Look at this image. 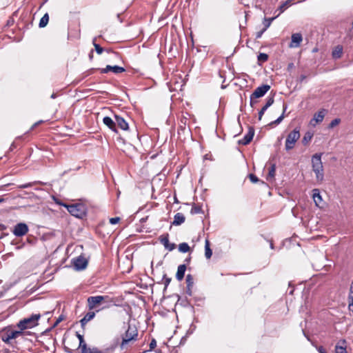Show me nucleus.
Segmentation results:
<instances>
[{"label":"nucleus","instance_id":"nucleus-25","mask_svg":"<svg viewBox=\"0 0 353 353\" xmlns=\"http://www.w3.org/2000/svg\"><path fill=\"white\" fill-rule=\"evenodd\" d=\"M212 255V250L210 247V241L206 239L205 242V256L207 259H210Z\"/></svg>","mask_w":353,"mask_h":353},{"label":"nucleus","instance_id":"nucleus-49","mask_svg":"<svg viewBox=\"0 0 353 353\" xmlns=\"http://www.w3.org/2000/svg\"><path fill=\"white\" fill-rule=\"evenodd\" d=\"M31 186H32V183H25V184L21 185L19 186V188L24 189V188H30Z\"/></svg>","mask_w":353,"mask_h":353},{"label":"nucleus","instance_id":"nucleus-60","mask_svg":"<svg viewBox=\"0 0 353 353\" xmlns=\"http://www.w3.org/2000/svg\"><path fill=\"white\" fill-rule=\"evenodd\" d=\"M5 201V199L2 197H0V203H3Z\"/></svg>","mask_w":353,"mask_h":353},{"label":"nucleus","instance_id":"nucleus-50","mask_svg":"<svg viewBox=\"0 0 353 353\" xmlns=\"http://www.w3.org/2000/svg\"><path fill=\"white\" fill-rule=\"evenodd\" d=\"M317 350L319 353H327L326 350L323 346L318 347Z\"/></svg>","mask_w":353,"mask_h":353},{"label":"nucleus","instance_id":"nucleus-34","mask_svg":"<svg viewBox=\"0 0 353 353\" xmlns=\"http://www.w3.org/2000/svg\"><path fill=\"white\" fill-rule=\"evenodd\" d=\"M277 17H274L272 18H264L263 20V25H264V29L267 30L271 25L272 22Z\"/></svg>","mask_w":353,"mask_h":353},{"label":"nucleus","instance_id":"nucleus-29","mask_svg":"<svg viewBox=\"0 0 353 353\" xmlns=\"http://www.w3.org/2000/svg\"><path fill=\"white\" fill-rule=\"evenodd\" d=\"M190 248L187 243H181L179 245V251L182 253H185L189 252Z\"/></svg>","mask_w":353,"mask_h":353},{"label":"nucleus","instance_id":"nucleus-1","mask_svg":"<svg viewBox=\"0 0 353 353\" xmlns=\"http://www.w3.org/2000/svg\"><path fill=\"white\" fill-rule=\"evenodd\" d=\"M27 334H30V332H21L17 327V325H10L0 330V339L6 344L17 349V339H23Z\"/></svg>","mask_w":353,"mask_h":353},{"label":"nucleus","instance_id":"nucleus-32","mask_svg":"<svg viewBox=\"0 0 353 353\" xmlns=\"http://www.w3.org/2000/svg\"><path fill=\"white\" fill-rule=\"evenodd\" d=\"M287 108H288V105H287L286 103H283V113H282V114H281L280 117H279L275 120V124H276V125L279 124V123L283 121V118H284V117H285V116H284V114H285V111H286Z\"/></svg>","mask_w":353,"mask_h":353},{"label":"nucleus","instance_id":"nucleus-17","mask_svg":"<svg viewBox=\"0 0 353 353\" xmlns=\"http://www.w3.org/2000/svg\"><path fill=\"white\" fill-rule=\"evenodd\" d=\"M185 280H186V283H187L185 293L188 296H191L192 295V287L194 285L193 276L191 274H188L186 276V279Z\"/></svg>","mask_w":353,"mask_h":353},{"label":"nucleus","instance_id":"nucleus-19","mask_svg":"<svg viewBox=\"0 0 353 353\" xmlns=\"http://www.w3.org/2000/svg\"><path fill=\"white\" fill-rule=\"evenodd\" d=\"M186 265L185 264H181L178 266L177 272L176 274V279L178 281H181L184 278L185 272L186 270Z\"/></svg>","mask_w":353,"mask_h":353},{"label":"nucleus","instance_id":"nucleus-27","mask_svg":"<svg viewBox=\"0 0 353 353\" xmlns=\"http://www.w3.org/2000/svg\"><path fill=\"white\" fill-rule=\"evenodd\" d=\"M312 137H313V134L310 132H307L303 139H302V143L304 145H307L308 144V143L312 140Z\"/></svg>","mask_w":353,"mask_h":353},{"label":"nucleus","instance_id":"nucleus-10","mask_svg":"<svg viewBox=\"0 0 353 353\" xmlns=\"http://www.w3.org/2000/svg\"><path fill=\"white\" fill-rule=\"evenodd\" d=\"M73 265L77 270H83L88 265V261L82 256H79L72 259Z\"/></svg>","mask_w":353,"mask_h":353},{"label":"nucleus","instance_id":"nucleus-45","mask_svg":"<svg viewBox=\"0 0 353 353\" xmlns=\"http://www.w3.org/2000/svg\"><path fill=\"white\" fill-rule=\"evenodd\" d=\"M119 221H120L119 217H113V218L110 219V223L112 225H114V224L119 223Z\"/></svg>","mask_w":353,"mask_h":353},{"label":"nucleus","instance_id":"nucleus-54","mask_svg":"<svg viewBox=\"0 0 353 353\" xmlns=\"http://www.w3.org/2000/svg\"><path fill=\"white\" fill-rule=\"evenodd\" d=\"M64 350L65 351L67 352V353H72L73 352V350L68 347H64Z\"/></svg>","mask_w":353,"mask_h":353},{"label":"nucleus","instance_id":"nucleus-59","mask_svg":"<svg viewBox=\"0 0 353 353\" xmlns=\"http://www.w3.org/2000/svg\"><path fill=\"white\" fill-rule=\"evenodd\" d=\"M349 309L353 312V303H349Z\"/></svg>","mask_w":353,"mask_h":353},{"label":"nucleus","instance_id":"nucleus-7","mask_svg":"<svg viewBox=\"0 0 353 353\" xmlns=\"http://www.w3.org/2000/svg\"><path fill=\"white\" fill-rule=\"evenodd\" d=\"M299 138L300 131L299 128H296L292 131H291L286 137L285 144V150L289 151L293 149L295 146L296 142L299 139Z\"/></svg>","mask_w":353,"mask_h":353},{"label":"nucleus","instance_id":"nucleus-56","mask_svg":"<svg viewBox=\"0 0 353 353\" xmlns=\"http://www.w3.org/2000/svg\"><path fill=\"white\" fill-rule=\"evenodd\" d=\"M89 58H90V60H92V58H93V50H92V51L90 52V54H89Z\"/></svg>","mask_w":353,"mask_h":353},{"label":"nucleus","instance_id":"nucleus-12","mask_svg":"<svg viewBox=\"0 0 353 353\" xmlns=\"http://www.w3.org/2000/svg\"><path fill=\"white\" fill-rule=\"evenodd\" d=\"M270 89V86L267 84H263L258 88H256L254 91L252 92V95L255 98H261L263 97L268 91Z\"/></svg>","mask_w":353,"mask_h":353},{"label":"nucleus","instance_id":"nucleus-48","mask_svg":"<svg viewBox=\"0 0 353 353\" xmlns=\"http://www.w3.org/2000/svg\"><path fill=\"white\" fill-rule=\"evenodd\" d=\"M254 99H256V98L253 97V96L251 94L250 100V103L251 107H254V104L258 102L257 101H254Z\"/></svg>","mask_w":353,"mask_h":353},{"label":"nucleus","instance_id":"nucleus-26","mask_svg":"<svg viewBox=\"0 0 353 353\" xmlns=\"http://www.w3.org/2000/svg\"><path fill=\"white\" fill-rule=\"evenodd\" d=\"M292 0H287L283 2L278 8L279 13L277 14L278 17L281 13L283 12L290 5Z\"/></svg>","mask_w":353,"mask_h":353},{"label":"nucleus","instance_id":"nucleus-57","mask_svg":"<svg viewBox=\"0 0 353 353\" xmlns=\"http://www.w3.org/2000/svg\"><path fill=\"white\" fill-rule=\"evenodd\" d=\"M190 260H191V257L189 256L185 259V262H186L187 263H189L190 262Z\"/></svg>","mask_w":353,"mask_h":353},{"label":"nucleus","instance_id":"nucleus-6","mask_svg":"<svg viewBox=\"0 0 353 353\" xmlns=\"http://www.w3.org/2000/svg\"><path fill=\"white\" fill-rule=\"evenodd\" d=\"M70 212V214L75 217L83 219L86 215L87 208L83 203H75L71 205H63Z\"/></svg>","mask_w":353,"mask_h":353},{"label":"nucleus","instance_id":"nucleus-4","mask_svg":"<svg viewBox=\"0 0 353 353\" xmlns=\"http://www.w3.org/2000/svg\"><path fill=\"white\" fill-rule=\"evenodd\" d=\"M88 307L90 310H94L98 305L101 303H110L112 305H116L114 299L113 298H110L109 296H89L87 299Z\"/></svg>","mask_w":353,"mask_h":353},{"label":"nucleus","instance_id":"nucleus-58","mask_svg":"<svg viewBox=\"0 0 353 353\" xmlns=\"http://www.w3.org/2000/svg\"><path fill=\"white\" fill-rule=\"evenodd\" d=\"M25 245V243H23L21 245H18L17 247V249H21L22 248H23Z\"/></svg>","mask_w":353,"mask_h":353},{"label":"nucleus","instance_id":"nucleus-37","mask_svg":"<svg viewBox=\"0 0 353 353\" xmlns=\"http://www.w3.org/2000/svg\"><path fill=\"white\" fill-rule=\"evenodd\" d=\"M335 352L336 353H347L346 346H342L339 344H336L335 346Z\"/></svg>","mask_w":353,"mask_h":353},{"label":"nucleus","instance_id":"nucleus-53","mask_svg":"<svg viewBox=\"0 0 353 353\" xmlns=\"http://www.w3.org/2000/svg\"><path fill=\"white\" fill-rule=\"evenodd\" d=\"M349 303H353V294L350 293L348 296Z\"/></svg>","mask_w":353,"mask_h":353},{"label":"nucleus","instance_id":"nucleus-41","mask_svg":"<svg viewBox=\"0 0 353 353\" xmlns=\"http://www.w3.org/2000/svg\"><path fill=\"white\" fill-rule=\"evenodd\" d=\"M340 122H341V119L339 118H336L330 122V123L329 124V128H333L336 125H339L340 123Z\"/></svg>","mask_w":353,"mask_h":353},{"label":"nucleus","instance_id":"nucleus-61","mask_svg":"<svg viewBox=\"0 0 353 353\" xmlns=\"http://www.w3.org/2000/svg\"><path fill=\"white\" fill-rule=\"evenodd\" d=\"M14 147H15V145H14V143H12L10 149L12 150Z\"/></svg>","mask_w":353,"mask_h":353},{"label":"nucleus","instance_id":"nucleus-47","mask_svg":"<svg viewBox=\"0 0 353 353\" xmlns=\"http://www.w3.org/2000/svg\"><path fill=\"white\" fill-rule=\"evenodd\" d=\"M266 31L264 28H263L259 32H256V39H259L261 37L262 34Z\"/></svg>","mask_w":353,"mask_h":353},{"label":"nucleus","instance_id":"nucleus-15","mask_svg":"<svg viewBox=\"0 0 353 353\" xmlns=\"http://www.w3.org/2000/svg\"><path fill=\"white\" fill-rule=\"evenodd\" d=\"M101 73H108L109 72H112L114 74H119L125 71V69L123 67L119 65H106L105 68L100 69Z\"/></svg>","mask_w":353,"mask_h":353},{"label":"nucleus","instance_id":"nucleus-30","mask_svg":"<svg viewBox=\"0 0 353 353\" xmlns=\"http://www.w3.org/2000/svg\"><path fill=\"white\" fill-rule=\"evenodd\" d=\"M76 336L79 340V345L78 349L81 350L82 349H83V345H87V344L84 341V338H83V335H81V334H79V332H77Z\"/></svg>","mask_w":353,"mask_h":353},{"label":"nucleus","instance_id":"nucleus-55","mask_svg":"<svg viewBox=\"0 0 353 353\" xmlns=\"http://www.w3.org/2000/svg\"><path fill=\"white\" fill-rule=\"evenodd\" d=\"M43 122V121L42 120H40V121H39L36 122V123L33 125V126L32 127V128H34V127L37 126L38 125H39V124L42 123Z\"/></svg>","mask_w":353,"mask_h":353},{"label":"nucleus","instance_id":"nucleus-24","mask_svg":"<svg viewBox=\"0 0 353 353\" xmlns=\"http://www.w3.org/2000/svg\"><path fill=\"white\" fill-rule=\"evenodd\" d=\"M325 110L323 109L314 114V119L316 121V123H320L323 120V118L325 117Z\"/></svg>","mask_w":353,"mask_h":353},{"label":"nucleus","instance_id":"nucleus-2","mask_svg":"<svg viewBox=\"0 0 353 353\" xmlns=\"http://www.w3.org/2000/svg\"><path fill=\"white\" fill-rule=\"evenodd\" d=\"M41 314H32L30 316L21 319L16 325L17 327L21 332H26V330L33 328L39 325Z\"/></svg>","mask_w":353,"mask_h":353},{"label":"nucleus","instance_id":"nucleus-23","mask_svg":"<svg viewBox=\"0 0 353 353\" xmlns=\"http://www.w3.org/2000/svg\"><path fill=\"white\" fill-rule=\"evenodd\" d=\"M343 54V47L340 45H338L335 47L332 52V56L333 59H337L341 57Z\"/></svg>","mask_w":353,"mask_h":353},{"label":"nucleus","instance_id":"nucleus-63","mask_svg":"<svg viewBox=\"0 0 353 353\" xmlns=\"http://www.w3.org/2000/svg\"><path fill=\"white\" fill-rule=\"evenodd\" d=\"M270 125H276V124H275V121H274L271 122V123H270Z\"/></svg>","mask_w":353,"mask_h":353},{"label":"nucleus","instance_id":"nucleus-9","mask_svg":"<svg viewBox=\"0 0 353 353\" xmlns=\"http://www.w3.org/2000/svg\"><path fill=\"white\" fill-rule=\"evenodd\" d=\"M28 226L25 223H19L14 225L12 233L14 236L20 237L26 235L28 232Z\"/></svg>","mask_w":353,"mask_h":353},{"label":"nucleus","instance_id":"nucleus-52","mask_svg":"<svg viewBox=\"0 0 353 353\" xmlns=\"http://www.w3.org/2000/svg\"><path fill=\"white\" fill-rule=\"evenodd\" d=\"M346 343H347V342H346L345 339H342V340H340L337 344L342 345V346H346Z\"/></svg>","mask_w":353,"mask_h":353},{"label":"nucleus","instance_id":"nucleus-5","mask_svg":"<svg viewBox=\"0 0 353 353\" xmlns=\"http://www.w3.org/2000/svg\"><path fill=\"white\" fill-rule=\"evenodd\" d=\"M138 336V331L134 327H132L130 325H128V327L125 331V334L122 335V341L120 344V347L121 350H123L126 345H128L130 341H135L137 340Z\"/></svg>","mask_w":353,"mask_h":353},{"label":"nucleus","instance_id":"nucleus-44","mask_svg":"<svg viewBox=\"0 0 353 353\" xmlns=\"http://www.w3.org/2000/svg\"><path fill=\"white\" fill-rule=\"evenodd\" d=\"M268 108H265L264 106L261 109V110L259 112V120H261L263 115L264 114L265 112L267 110Z\"/></svg>","mask_w":353,"mask_h":353},{"label":"nucleus","instance_id":"nucleus-38","mask_svg":"<svg viewBox=\"0 0 353 353\" xmlns=\"http://www.w3.org/2000/svg\"><path fill=\"white\" fill-rule=\"evenodd\" d=\"M268 57H269L267 54L260 53L257 57V59H258V61L264 63L268 61Z\"/></svg>","mask_w":353,"mask_h":353},{"label":"nucleus","instance_id":"nucleus-22","mask_svg":"<svg viewBox=\"0 0 353 353\" xmlns=\"http://www.w3.org/2000/svg\"><path fill=\"white\" fill-rule=\"evenodd\" d=\"M312 198L316 206H319L320 203L322 201V197L320 194L319 189H314L312 190Z\"/></svg>","mask_w":353,"mask_h":353},{"label":"nucleus","instance_id":"nucleus-14","mask_svg":"<svg viewBox=\"0 0 353 353\" xmlns=\"http://www.w3.org/2000/svg\"><path fill=\"white\" fill-rule=\"evenodd\" d=\"M160 242L164 245L165 248L169 251H172L176 248L175 243H171L169 241V234H165L160 236Z\"/></svg>","mask_w":353,"mask_h":353},{"label":"nucleus","instance_id":"nucleus-36","mask_svg":"<svg viewBox=\"0 0 353 353\" xmlns=\"http://www.w3.org/2000/svg\"><path fill=\"white\" fill-rule=\"evenodd\" d=\"M171 280H172L171 278L168 277L166 274H163L161 281L164 282V285H165L164 290H163L164 291L166 290L168 286L169 285L170 283L171 282Z\"/></svg>","mask_w":353,"mask_h":353},{"label":"nucleus","instance_id":"nucleus-31","mask_svg":"<svg viewBox=\"0 0 353 353\" xmlns=\"http://www.w3.org/2000/svg\"><path fill=\"white\" fill-rule=\"evenodd\" d=\"M96 41H97V38L94 37L92 39V44L94 46V49H95L97 53L98 54H101L104 51V49L102 47H101V46L99 44L97 43Z\"/></svg>","mask_w":353,"mask_h":353},{"label":"nucleus","instance_id":"nucleus-51","mask_svg":"<svg viewBox=\"0 0 353 353\" xmlns=\"http://www.w3.org/2000/svg\"><path fill=\"white\" fill-rule=\"evenodd\" d=\"M63 319V316H60L54 323V327L57 326Z\"/></svg>","mask_w":353,"mask_h":353},{"label":"nucleus","instance_id":"nucleus-16","mask_svg":"<svg viewBox=\"0 0 353 353\" xmlns=\"http://www.w3.org/2000/svg\"><path fill=\"white\" fill-rule=\"evenodd\" d=\"M291 43L290 44V48H297L299 47L302 40L303 37L301 33H294L291 37Z\"/></svg>","mask_w":353,"mask_h":353},{"label":"nucleus","instance_id":"nucleus-11","mask_svg":"<svg viewBox=\"0 0 353 353\" xmlns=\"http://www.w3.org/2000/svg\"><path fill=\"white\" fill-rule=\"evenodd\" d=\"M254 135V128L252 126H249L248 131L242 139L238 141L239 145H246L249 144L253 139Z\"/></svg>","mask_w":353,"mask_h":353},{"label":"nucleus","instance_id":"nucleus-35","mask_svg":"<svg viewBox=\"0 0 353 353\" xmlns=\"http://www.w3.org/2000/svg\"><path fill=\"white\" fill-rule=\"evenodd\" d=\"M201 212H202V209H201V206L196 205L195 204H194L192 205V209L190 210V213L192 214H200Z\"/></svg>","mask_w":353,"mask_h":353},{"label":"nucleus","instance_id":"nucleus-13","mask_svg":"<svg viewBox=\"0 0 353 353\" xmlns=\"http://www.w3.org/2000/svg\"><path fill=\"white\" fill-rule=\"evenodd\" d=\"M114 119L116 122V127L127 131L129 130V124L127 121L121 115L114 114Z\"/></svg>","mask_w":353,"mask_h":353},{"label":"nucleus","instance_id":"nucleus-8","mask_svg":"<svg viewBox=\"0 0 353 353\" xmlns=\"http://www.w3.org/2000/svg\"><path fill=\"white\" fill-rule=\"evenodd\" d=\"M119 339H117V343L109 347H106L102 350L99 349L97 347H88L87 345H83V349L81 350V353H112L114 352V348L119 343Z\"/></svg>","mask_w":353,"mask_h":353},{"label":"nucleus","instance_id":"nucleus-40","mask_svg":"<svg viewBox=\"0 0 353 353\" xmlns=\"http://www.w3.org/2000/svg\"><path fill=\"white\" fill-rule=\"evenodd\" d=\"M274 101V97L273 96L268 97V99L266 100V103H265L264 107L265 108H268L269 107H270L273 104Z\"/></svg>","mask_w":353,"mask_h":353},{"label":"nucleus","instance_id":"nucleus-28","mask_svg":"<svg viewBox=\"0 0 353 353\" xmlns=\"http://www.w3.org/2000/svg\"><path fill=\"white\" fill-rule=\"evenodd\" d=\"M49 21V15L48 13H46L42 18L40 19L39 26L40 28H44L47 26Z\"/></svg>","mask_w":353,"mask_h":353},{"label":"nucleus","instance_id":"nucleus-43","mask_svg":"<svg viewBox=\"0 0 353 353\" xmlns=\"http://www.w3.org/2000/svg\"><path fill=\"white\" fill-rule=\"evenodd\" d=\"M26 242L29 244L34 245L37 242V239L32 236H28L26 239Z\"/></svg>","mask_w":353,"mask_h":353},{"label":"nucleus","instance_id":"nucleus-33","mask_svg":"<svg viewBox=\"0 0 353 353\" xmlns=\"http://www.w3.org/2000/svg\"><path fill=\"white\" fill-rule=\"evenodd\" d=\"M287 108H288V105H287L286 103H283V113H282V114H281L280 117H279L275 120V124H276V125L279 124V123L283 121V118H284V117H285V116H284V114H285V111H286Z\"/></svg>","mask_w":353,"mask_h":353},{"label":"nucleus","instance_id":"nucleus-20","mask_svg":"<svg viewBox=\"0 0 353 353\" xmlns=\"http://www.w3.org/2000/svg\"><path fill=\"white\" fill-rule=\"evenodd\" d=\"M185 216L182 213L178 212L174 215L172 225H180L185 222Z\"/></svg>","mask_w":353,"mask_h":353},{"label":"nucleus","instance_id":"nucleus-46","mask_svg":"<svg viewBox=\"0 0 353 353\" xmlns=\"http://www.w3.org/2000/svg\"><path fill=\"white\" fill-rule=\"evenodd\" d=\"M157 346V341L154 339H152L150 343V350H153Z\"/></svg>","mask_w":353,"mask_h":353},{"label":"nucleus","instance_id":"nucleus-64","mask_svg":"<svg viewBox=\"0 0 353 353\" xmlns=\"http://www.w3.org/2000/svg\"><path fill=\"white\" fill-rule=\"evenodd\" d=\"M117 18L120 20V14H117Z\"/></svg>","mask_w":353,"mask_h":353},{"label":"nucleus","instance_id":"nucleus-62","mask_svg":"<svg viewBox=\"0 0 353 353\" xmlns=\"http://www.w3.org/2000/svg\"><path fill=\"white\" fill-rule=\"evenodd\" d=\"M55 97H56V94L53 93V94L51 95V98H52V99H54Z\"/></svg>","mask_w":353,"mask_h":353},{"label":"nucleus","instance_id":"nucleus-21","mask_svg":"<svg viewBox=\"0 0 353 353\" xmlns=\"http://www.w3.org/2000/svg\"><path fill=\"white\" fill-rule=\"evenodd\" d=\"M95 316L94 312H88L83 318L80 321L81 325L84 328L85 324L91 321Z\"/></svg>","mask_w":353,"mask_h":353},{"label":"nucleus","instance_id":"nucleus-42","mask_svg":"<svg viewBox=\"0 0 353 353\" xmlns=\"http://www.w3.org/2000/svg\"><path fill=\"white\" fill-rule=\"evenodd\" d=\"M248 177L251 182L255 183L259 181V178L254 174H250Z\"/></svg>","mask_w":353,"mask_h":353},{"label":"nucleus","instance_id":"nucleus-39","mask_svg":"<svg viewBox=\"0 0 353 353\" xmlns=\"http://www.w3.org/2000/svg\"><path fill=\"white\" fill-rule=\"evenodd\" d=\"M276 164L272 163L269 169L268 177L274 178L275 176Z\"/></svg>","mask_w":353,"mask_h":353},{"label":"nucleus","instance_id":"nucleus-18","mask_svg":"<svg viewBox=\"0 0 353 353\" xmlns=\"http://www.w3.org/2000/svg\"><path fill=\"white\" fill-rule=\"evenodd\" d=\"M103 123L107 125L112 131L117 133V128H116V122L110 117H105L103 119Z\"/></svg>","mask_w":353,"mask_h":353},{"label":"nucleus","instance_id":"nucleus-3","mask_svg":"<svg viewBox=\"0 0 353 353\" xmlns=\"http://www.w3.org/2000/svg\"><path fill=\"white\" fill-rule=\"evenodd\" d=\"M322 153H316L312 157V170L315 173L318 182H322L324 179L323 166L321 161Z\"/></svg>","mask_w":353,"mask_h":353}]
</instances>
